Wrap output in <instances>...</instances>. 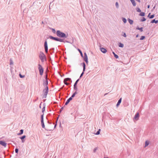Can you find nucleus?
Masks as SVG:
<instances>
[{
  "label": "nucleus",
  "mask_w": 158,
  "mask_h": 158,
  "mask_svg": "<svg viewBox=\"0 0 158 158\" xmlns=\"http://www.w3.org/2000/svg\"><path fill=\"white\" fill-rule=\"evenodd\" d=\"M46 80L45 81H44L43 82V85L44 86H46L45 88L43 90V92L44 94L43 95V98H45L47 97V95L48 94V88L47 86L48 84V81L47 80V75H46Z\"/></svg>",
  "instance_id": "1"
},
{
  "label": "nucleus",
  "mask_w": 158,
  "mask_h": 158,
  "mask_svg": "<svg viewBox=\"0 0 158 158\" xmlns=\"http://www.w3.org/2000/svg\"><path fill=\"white\" fill-rule=\"evenodd\" d=\"M56 35L60 38H66L68 36V34L66 35L64 33L61 32L60 30H57L56 32Z\"/></svg>",
  "instance_id": "2"
},
{
  "label": "nucleus",
  "mask_w": 158,
  "mask_h": 158,
  "mask_svg": "<svg viewBox=\"0 0 158 158\" xmlns=\"http://www.w3.org/2000/svg\"><path fill=\"white\" fill-rule=\"evenodd\" d=\"M39 58L42 62H43L44 60H46V57L44 54L42 52H40L39 55Z\"/></svg>",
  "instance_id": "3"
},
{
  "label": "nucleus",
  "mask_w": 158,
  "mask_h": 158,
  "mask_svg": "<svg viewBox=\"0 0 158 158\" xmlns=\"http://www.w3.org/2000/svg\"><path fill=\"white\" fill-rule=\"evenodd\" d=\"M38 69L40 74L42 75L44 72V69L40 64H38Z\"/></svg>",
  "instance_id": "4"
},
{
  "label": "nucleus",
  "mask_w": 158,
  "mask_h": 158,
  "mask_svg": "<svg viewBox=\"0 0 158 158\" xmlns=\"http://www.w3.org/2000/svg\"><path fill=\"white\" fill-rule=\"evenodd\" d=\"M139 112H137L136 113V114L135 115L133 120H134L137 121L139 119Z\"/></svg>",
  "instance_id": "5"
},
{
  "label": "nucleus",
  "mask_w": 158,
  "mask_h": 158,
  "mask_svg": "<svg viewBox=\"0 0 158 158\" xmlns=\"http://www.w3.org/2000/svg\"><path fill=\"white\" fill-rule=\"evenodd\" d=\"M44 47L45 52L47 53L48 52V46L47 41H45L44 42Z\"/></svg>",
  "instance_id": "6"
},
{
  "label": "nucleus",
  "mask_w": 158,
  "mask_h": 158,
  "mask_svg": "<svg viewBox=\"0 0 158 158\" xmlns=\"http://www.w3.org/2000/svg\"><path fill=\"white\" fill-rule=\"evenodd\" d=\"M84 60L87 64L88 63V59L86 53L85 52L84 53Z\"/></svg>",
  "instance_id": "7"
},
{
  "label": "nucleus",
  "mask_w": 158,
  "mask_h": 158,
  "mask_svg": "<svg viewBox=\"0 0 158 158\" xmlns=\"http://www.w3.org/2000/svg\"><path fill=\"white\" fill-rule=\"evenodd\" d=\"M0 144L3 146L4 147H6V143L5 142L2 141H0Z\"/></svg>",
  "instance_id": "8"
},
{
  "label": "nucleus",
  "mask_w": 158,
  "mask_h": 158,
  "mask_svg": "<svg viewBox=\"0 0 158 158\" xmlns=\"http://www.w3.org/2000/svg\"><path fill=\"white\" fill-rule=\"evenodd\" d=\"M49 38L51 39L54 40H55L56 41H57V40H58V38H56L55 37H53L52 36H51V35L49 36Z\"/></svg>",
  "instance_id": "9"
},
{
  "label": "nucleus",
  "mask_w": 158,
  "mask_h": 158,
  "mask_svg": "<svg viewBox=\"0 0 158 158\" xmlns=\"http://www.w3.org/2000/svg\"><path fill=\"white\" fill-rule=\"evenodd\" d=\"M100 48L101 51L102 53H105L106 52L107 50L106 49L103 48H101L100 47Z\"/></svg>",
  "instance_id": "10"
},
{
  "label": "nucleus",
  "mask_w": 158,
  "mask_h": 158,
  "mask_svg": "<svg viewBox=\"0 0 158 158\" xmlns=\"http://www.w3.org/2000/svg\"><path fill=\"white\" fill-rule=\"evenodd\" d=\"M71 98H69L67 100L66 102L65 103V105H67L68 104V103H69L70 101L72 100Z\"/></svg>",
  "instance_id": "11"
},
{
  "label": "nucleus",
  "mask_w": 158,
  "mask_h": 158,
  "mask_svg": "<svg viewBox=\"0 0 158 158\" xmlns=\"http://www.w3.org/2000/svg\"><path fill=\"white\" fill-rule=\"evenodd\" d=\"M122 101V98H120L119 100H118V101L116 104V106L117 107L121 103Z\"/></svg>",
  "instance_id": "12"
},
{
  "label": "nucleus",
  "mask_w": 158,
  "mask_h": 158,
  "mask_svg": "<svg viewBox=\"0 0 158 158\" xmlns=\"http://www.w3.org/2000/svg\"><path fill=\"white\" fill-rule=\"evenodd\" d=\"M26 137V135H24L23 136H22L20 137V139L22 140V143H24V142L25 140H23V139L25 138Z\"/></svg>",
  "instance_id": "13"
},
{
  "label": "nucleus",
  "mask_w": 158,
  "mask_h": 158,
  "mask_svg": "<svg viewBox=\"0 0 158 158\" xmlns=\"http://www.w3.org/2000/svg\"><path fill=\"white\" fill-rule=\"evenodd\" d=\"M127 20L130 24L131 25L133 24V21L131 19H128Z\"/></svg>",
  "instance_id": "14"
},
{
  "label": "nucleus",
  "mask_w": 158,
  "mask_h": 158,
  "mask_svg": "<svg viewBox=\"0 0 158 158\" xmlns=\"http://www.w3.org/2000/svg\"><path fill=\"white\" fill-rule=\"evenodd\" d=\"M158 23V20H156L155 19L152 20L151 22V23Z\"/></svg>",
  "instance_id": "15"
},
{
  "label": "nucleus",
  "mask_w": 158,
  "mask_h": 158,
  "mask_svg": "<svg viewBox=\"0 0 158 158\" xmlns=\"http://www.w3.org/2000/svg\"><path fill=\"white\" fill-rule=\"evenodd\" d=\"M131 2L132 3L133 5L134 6H136V3L135 2V1L134 0H130Z\"/></svg>",
  "instance_id": "16"
},
{
  "label": "nucleus",
  "mask_w": 158,
  "mask_h": 158,
  "mask_svg": "<svg viewBox=\"0 0 158 158\" xmlns=\"http://www.w3.org/2000/svg\"><path fill=\"white\" fill-rule=\"evenodd\" d=\"M136 29L138 30H139L141 32H142L143 31V28L142 27H141L140 28L137 27L136 28Z\"/></svg>",
  "instance_id": "17"
},
{
  "label": "nucleus",
  "mask_w": 158,
  "mask_h": 158,
  "mask_svg": "<svg viewBox=\"0 0 158 158\" xmlns=\"http://www.w3.org/2000/svg\"><path fill=\"white\" fill-rule=\"evenodd\" d=\"M20 133L18 134V135H20L22 134L23 132V129H21L20 130Z\"/></svg>",
  "instance_id": "18"
},
{
  "label": "nucleus",
  "mask_w": 158,
  "mask_h": 158,
  "mask_svg": "<svg viewBox=\"0 0 158 158\" xmlns=\"http://www.w3.org/2000/svg\"><path fill=\"white\" fill-rule=\"evenodd\" d=\"M118 46L120 47L123 48L124 47V45H123V44H122V43H120L119 44Z\"/></svg>",
  "instance_id": "19"
},
{
  "label": "nucleus",
  "mask_w": 158,
  "mask_h": 158,
  "mask_svg": "<svg viewBox=\"0 0 158 158\" xmlns=\"http://www.w3.org/2000/svg\"><path fill=\"white\" fill-rule=\"evenodd\" d=\"M139 15L142 16H143L145 15V13L144 12H141L139 14Z\"/></svg>",
  "instance_id": "20"
},
{
  "label": "nucleus",
  "mask_w": 158,
  "mask_h": 158,
  "mask_svg": "<svg viewBox=\"0 0 158 158\" xmlns=\"http://www.w3.org/2000/svg\"><path fill=\"white\" fill-rule=\"evenodd\" d=\"M149 144V142L148 141H146L145 142V147H146L148 146Z\"/></svg>",
  "instance_id": "21"
},
{
  "label": "nucleus",
  "mask_w": 158,
  "mask_h": 158,
  "mask_svg": "<svg viewBox=\"0 0 158 158\" xmlns=\"http://www.w3.org/2000/svg\"><path fill=\"white\" fill-rule=\"evenodd\" d=\"M57 41H59L60 42H64V40L62 39L58 38Z\"/></svg>",
  "instance_id": "22"
},
{
  "label": "nucleus",
  "mask_w": 158,
  "mask_h": 158,
  "mask_svg": "<svg viewBox=\"0 0 158 158\" xmlns=\"http://www.w3.org/2000/svg\"><path fill=\"white\" fill-rule=\"evenodd\" d=\"M81 65L83 66V68H85V64L84 62L81 63Z\"/></svg>",
  "instance_id": "23"
},
{
  "label": "nucleus",
  "mask_w": 158,
  "mask_h": 158,
  "mask_svg": "<svg viewBox=\"0 0 158 158\" xmlns=\"http://www.w3.org/2000/svg\"><path fill=\"white\" fill-rule=\"evenodd\" d=\"M122 20L123 22L124 23H126L127 22V19L124 18H122Z\"/></svg>",
  "instance_id": "24"
},
{
  "label": "nucleus",
  "mask_w": 158,
  "mask_h": 158,
  "mask_svg": "<svg viewBox=\"0 0 158 158\" xmlns=\"http://www.w3.org/2000/svg\"><path fill=\"white\" fill-rule=\"evenodd\" d=\"M64 80H65V81H68L70 80L71 78H65Z\"/></svg>",
  "instance_id": "25"
},
{
  "label": "nucleus",
  "mask_w": 158,
  "mask_h": 158,
  "mask_svg": "<svg viewBox=\"0 0 158 158\" xmlns=\"http://www.w3.org/2000/svg\"><path fill=\"white\" fill-rule=\"evenodd\" d=\"M78 50L79 51V52H80L81 55V57H83V54H82V52L81 51V50L80 49H78Z\"/></svg>",
  "instance_id": "26"
},
{
  "label": "nucleus",
  "mask_w": 158,
  "mask_h": 158,
  "mask_svg": "<svg viewBox=\"0 0 158 158\" xmlns=\"http://www.w3.org/2000/svg\"><path fill=\"white\" fill-rule=\"evenodd\" d=\"M41 121H44V114H43L41 115Z\"/></svg>",
  "instance_id": "27"
},
{
  "label": "nucleus",
  "mask_w": 158,
  "mask_h": 158,
  "mask_svg": "<svg viewBox=\"0 0 158 158\" xmlns=\"http://www.w3.org/2000/svg\"><path fill=\"white\" fill-rule=\"evenodd\" d=\"M10 64L11 65H13V60H12L10 59Z\"/></svg>",
  "instance_id": "28"
},
{
  "label": "nucleus",
  "mask_w": 158,
  "mask_h": 158,
  "mask_svg": "<svg viewBox=\"0 0 158 158\" xmlns=\"http://www.w3.org/2000/svg\"><path fill=\"white\" fill-rule=\"evenodd\" d=\"M73 89L74 90H75L76 91H77L78 90V89L77 85H74Z\"/></svg>",
  "instance_id": "29"
},
{
  "label": "nucleus",
  "mask_w": 158,
  "mask_h": 158,
  "mask_svg": "<svg viewBox=\"0 0 158 158\" xmlns=\"http://www.w3.org/2000/svg\"><path fill=\"white\" fill-rule=\"evenodd\" d=\"M101 131L100 129H99L98 131L97 132L96 134H95L96 135H98L100 134V131Z\"/></svg>",
  "instance_id": "30"
},
{
  "label": "nucleus",
  "mask_w": 158,
  "mask_h": 158,
  "mask_svg": "<svg viewBox=\"0 0 158 158\" xmlns=\"http://www.w3.org/2000/svg\"><path fill=\"white\" fill-rule=\"evenodd\" d=\"M146 20V19L144 17H143L142 19L140 20L141 22H143Z\"/></svg>",
  "instance_id": "31"
},
{
  "label": "nucleus",
  "mask_w": 158,
  "mask_h": 158,
  "mask_svg": "<svg viewBox=\"0 0 158 158\" xmlns=\"http://www.w3.org/2000/svg\"><path fill=\"white\" fill-rule=\"evenodd\" d=\"M136 11L139 12H141L140 9L139 8H136Z\"/></svg>",
  "instance_id": "32"
},
{
  "label": "nucleus",
  "mask_w": 158,
  "mask_h": 158,
  "mask_svg": "<svg viewBox=\"0 0 158 158\" xmlns=\"http://www.w3.org/2000/svg\"><path fill=\"white\" fill-rule=\"evenodd\" d=\"M116 7L117 8H118L119 7L118 4L117 2H116L115 3Z\"/></svg>",
  "instance_id": "33"
},
{
  "label": "nucleus",
  "mask_w": 158,
  "mask_h": 158,
  "mask_svg": "<svg viewBox=\"0 0 158 158\" xmlns=\"http://www.w3.org/2000/svg\"><path fill=\"white\" fill-rule=\"evenodd\" d=\"M51 29L52 30V32L54 33H56V31L55 30V29L54 28H51Z\"/></svg>",
  "instance_id": "34"
},
{
  "label": "nucleus",
  "mask_w": 158,
  "mask_h": 158,
  "mask_svg": "<svg viewBox=\"0 0 158 158\" xmlns=\"http://www.w3.org/2000/svg\"><path fill=\"white\" fill-rule=\"evenodd\" d=\"M145 38V36H141V38H140V40H143Z\"/></svg>",
  "instance_id": "35"
},
{
  "label": "nucleus",
  "mask_w": 158,
  "mask_h": 158,
  "mask_svg": "<svg viewBox=\"0 0 158 158\" xmlns=\"http://www.w3.org/2000/svg\"><path fill=\"white\" fill-rule=\"evenodd\" d=\"M79 81V79H77L75 82V83L74 84V85H77V82H78V81Z\"/></svg>",
  "instance_id": "36"
},
{
  "label": "nucleus",
  "mask_w": 158,
  "mask_h": 158,
  "mask_svg": "<svg viewBox=\"0 0 158 158\" xmlns=\"http://www.w3.org/2000/svg\"><path fill=\"white\" fill-rule=\"evenodd\" d=\"M64 83L66 85H68L69 84L67 82V81H65V80H64Z\"/></svg>",
  "instance_id": "37"
},
{
  "label": "nucleus",
  "mask_w": 158,
  "mask_h": 158,
  "mask_svg": "<svg viewBox=\"0 0 158 158\" xmlns=\"http://www.w3.org/2000/svg\"><path fill=\"white\" fill-rule=\"evenodd\" d=\"M154 16H155V15H151V16L149 17V18L150 19H152V18H153L154 17Z\"/></svg>",
  "instance_id": "38"
},
{
  "label": "nucleus",
  "mask_w": 158,
  "mask_h": 158,
  "mask_svg": "<svg viewBox=\"0 0 158 158\" xmlns=\"http://www.w3.org/2000/svg\"><path fill=\"white\" fill-rule=\"evenodd\" d=\"M64 109V107H62L61 108H60V109L59 111V113H60L61 111L63 110Z\"/></svg>",
  "instance_id": "39"
},
{
  "label": "nucleus",
  "mask_w": 158,
  "mask_h": 158,
  "mask_svg": "<svg viewBox=\"0 0 158 158\" xmlns=\"http://www.w3.org/2000/svg\"><path fill=\"white\" fill-rule=\"evenodd\" d=\"M19 77H20L21 78H23L24 77H25V76L24 75H22L21 74H19Z\"/></svg>",
  "instance_id": "40"
},
{
  "label": "nucleus",
  "mask_w": 158,
  "mask_h": 158,
  "mask_svg": "<svg viewBox=\"0 0 158 158\" xmlns=\"http://www.w3.org/2000/svg\"><path fill=\"white\" fill-rule=\"evenodd\" d=\"M114 57L116 59H117L118 58V56L116 54H114Z\"/></svg>",
  "instance_id": "41"
},
{
  "label": "nucleus",
  "mask_w": 158,
  "mask_h": 158,
  "mask_svg": "<svg viewBox=\"0 0 158 158\" xmlns=\"http://www.w3.org/2000/svg\"><path fill=\"white\" fill-rule=\"evenodd\" d=\"M97 150V148H95L93 150V152L95 153L96 152V150Z\"/></svg>",
  "instance_id": "42"
},
{
  "label": "nucleus",
  "mask_w": 158,
  "mask_h": 158,
  "mask_svg": "<svg viewBox=\"0 0 158 158\" xmlns=\"http://www.w3.org/2000/svg\"><path fill=\"white\" fill-rule=\"evenodd\" d=\"M19 151V149L18 148H16L15 149V152L16 153H18Z\"/></svg>",
  "instance_id": "43"
},
{
  "label": "nucleus",
  "mask_w": 158,
  "mask_h": 158,
  "mask_svg": "<svg viewBox=\"0 0 158 158\" xmlns=\"http://www.w3.org/2000/svg\"><path fill=\"white\" fill-rule=\"evenodd\" d=\"M45 107L44 106V107L43 108H42V112L43 113L44 112V111L45 110Z\"/></svg>",
  "instance_id": "44"
},
{
  "label": "nucleus",
  "mask_w": 158,
  "mask_h": 158,
  "mask_svg": "<svg viewBox=\"0 0 158 158\" xmlns=\"http://www.w3.org/2000/svg\"><path fill=\"white\" fill-rule=\"evenodd\" d=\"M84 73V72H82V73L81 74L80 76V78H81L83 75V74Z\"/></svg>",
  "instance_id": "45"
},
{
  "label": "nucleus",
  "mask_w": 158,
  "mask_h": 158,
  "mask_svg": "<svg viewBox=\"0 0 158 158\" xmlns=\"http://www.w3.org/2000/svg\"><path fill=\"white\" fill-rule=\"evenodd\" d=\"M75 95L73 93L72 95V96H71V97H70V98H72H72H73L75 96Z\"/></svg>",
  "instance_id": "46"
},
{
  "label": "nucleus",
  "mask_w": 158,
  "mask_h": 158,
  "mask_svg": "<svg viewBox=\"0 0 158 158\" xmlns=\"http://www.w3.org/2000/svg\"><path fill=\"white\" fill-rule=\"evenodd\" d=\"M122 35L125 37H126L127 36L126 35L125 33H123V34Z\"/></svg>",
  "instance_id": "47"
},
{
  "label": "nucleus",
  "mask_w": 158,
  "mask_h": 158,
  "mask_svg": "<svg viewBox=\"0 0 158 158\" xmlns=\"http://www.w3.org/2000/svg\"><path fill=\"white\" fill-rule=\"evenodd\" d=\"M42 125V127L43 128H44L45 127V125L44 123L41 124Z\"/></svg>",
  "instance_id": "48"
},
{
  "label": "nucleus",
  "mask_w": 158,
  "mask_h": 158,
  "mask_svg": "<svg viewBox=\"0 0 158 158\" xmlns=\"http://www.w3.org/2000/svg\"><path fill=\"white\" fill-rule=\"evenodd\" d=\"M85 68H83V72H84V71H85Z\"/></svg>",
  "instance_id": "49"
},
{
  "label": "nucleus",
  "mask_w": 158,
  "mask_h": 158,
  "mask_svg": "<svg viewBox=\"0 0 158 158\" xmlns=\"http://www.w3.org/2000/svg\"><path fill=\"white\" fill-rule=\"evenodd\" d=\"M74 94L75 95H76V94H77V91H76L74 93Z\"/></svg>",
  "instance_id": "50"
},
{
  "label": "nucleus",
  "mask_w": 158,
  "mask_h": 158,
  "mask_svg": "<svg viewBox=\"0 0 158 158\" xmlns=\"http://www.w3.org/2000/svg\"><path fill=\"white\" fill-rule=\"evenodd\" d=\"M156 5H155V6L153 7V10H154V9H155L156 8Z\"/></svg>",
  "instance_id": "51"
},
{
  "label": "nucleus",
  "mask_w": 158,
  "mask_h": 158,
  "mask_svg": "<svg viewBox=\"0 0 158 158\" xmlns=\"http://www.w3.org/2000/svg\"><path fill=\"white\" fill-rule=\"evenodd\" d=\"M136 1H138V2H140V0H136Z\"/></svg>",
  "instance_id": "52"
},
{
  "label": "nucleus",
  "mask_w": 158,
  "mask_h": 158,
  "mask_svg": "<svg viewBox=\"0 0 158 158\" xmlns=\"http://www.w3.org/2000/svg\"><path fill=\"white\" fill-rule=\"evenodd\" d=\"M149 9L150 8V5H148L147 7Z\"/></svg>",
  "instance_id": "53"
},
{
  "label": "nucleus",
  "mask_w": 158,
  "mask_h": 158,
  "mask_svg": "<svg viewBox=\"0 0 158 158\" xmlns=\"http://www.w3.org/2000/svg\"><path fill=\"white\" fill-rule=\"evenodd\" d=\"M41 124H43V123H44V121H41Z\"/></svg>",
  "instance_id": "54"
},
{
  "label": "nucleus",
  "mask_w": 158,
  "mask_h": 158,
  "mask_svg": "<svg viewBox=\"0 0 158 158\" xmlns=\"http://www.w3.org/2000/svg\"><path fill=\"white\" fill-rule=\"evenodd\" d=\"M139 36V35L138 34H137L136 35V37L137 38Z\"/></svg>",
  "instance_id": "55"
},
{
  "label": "nucleus",
  "mask_w": 158,
  "mask_h": 158,
  "mask_svg": "<svg viewBox=\"0 0 158 158\" xmlns=\"http://www.w3.org/2000/svg\"><path fill=\"white\" fill-rule=\"evenodd\" d=\"M108 93H106L104 95V96H105Z\"/></svg>",
  "instance_id": "56"
},
{
  "label": "nucleus",
  "mask_w": 158,
  "mask_h": 158,
  "mask_svg": "<svg viewBox=\"0 0 158 158\" xmlns=\"http://www.w3.org/2000/svg\"><path fill=\"white\" fill-rule=\"evenodd\" d=\"M41 23H42V24H44V21H42L41 22Z\"/></svg>",
  "instance_id": "57"
},
{
  "label": "nucleus",
  "mask_w": 158,
  "mask_h": 158,
  "mask_svg": "<svg viewBox=\"0 0 158 158\" xmlns=\"http://www.w3.org/2000/svg\"><path fill=\"white\" fill-rule=\"evenodd\" d=\"M112 53H113V54H114H114H115V53L114 52H112Z\"/></svg>",
  "instance_id": "58"
},
{
  "label": "nucleus",
  "mask_w": 158,
  "mask_h": 158,
  "mask_svg": "<svg viewBox=\"0 0 158 158\" xmlns=\"http://www.w3.org/2000/svg\"><path fill=\"white\" fill-rule=\"evenodd\" d=\"M58 118H57V120H56V123H57V120H58Z\"/></svg>",
  "instance_id": "59"
},
{
  "label": "nucleus",
  "mask_w": 158,
  "mask_h": 158,
  "mask_svg": "<svg viewBox=\"0 0 158 158\" xmlns=\"http://www.w3.org/2000/svg\"><path fill=\"white\" fill-rule=\"evenodd\" d=\"M150 13H149V14H148V17H149V15H150Z\"/></svg>",
  "instance_id": "60"
},
{
  "label": "nucleus",
  "mask_w": 158,
  "mask_h": 158,
  "mask_svg": "<svg viewBox=\"0 0 158 158\" xmlns=\"http://www.w3.org/2000/svg\"><path fill=\"white\" fill-rule=\"evenodd\" d=\"M56 124L55 125L54 128H55L56 127Z\"/></svg>",
  "instance_id": "61"
},
{
  "label": "nucleus",
  "mask_w": 158,
  "mask_h": 158,
  "mask_svg": "<svg viewBox=\"0 0 158 158\" xmlns=\"http://www.w3.org/2000/svg\"><path fill=\"white\" fill-rule=\"evenodd\" d=\"M105 158H108V157Z\"/></svg>",
  "instance_id": "62"
}]
</instances>
